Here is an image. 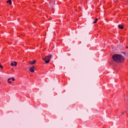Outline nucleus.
<instances>
[{
  "label": "nucleus",
  "mask_w": 128,
  "mask_h": 128,
  "mask_svg": "<svg viewBox=\"0 0 128 128\" xmlns=\"http://www.w3.org/2000/svg\"><path fill=\"white\" fill-rule=\"evenodd\" d=\"M112 58L114 62H116L120 63V62H124V57L122 56L120 54H114Z\"/></svg>",
  "instance_id": "1"
},
{
  "label": "nucleus",
  "mask_w": 128,
  "mask_h": 128,
  "mask_svg": "<svg viewBox=\"0 0 128 128\" xmlns=\"http://www.w3.org/2000/svg\"><path fill=\"white\" fill-rule=\"evenodd\" d=\"M52 58V55L46 56L44 58H42V60L44 62L45 64H48L50 62V58Z\"/></svg>",
  "instance_id": "2"
},
{
  "label": "nucleus",
  "mask_w": 128,
  "mask_h": 128,
  "mask_svg": "<svg viewBox=\"0 0 128 128\" xmlns=\"http://www.w3.org/2000/svg\"><path fill=\"white\" fill-rule=\"evenodd\" d=\"M29 70L30 72H34V66H32L31 68H30Z\"/></svg>",
  "instance_id": "3"
},
{
  "label": "nucleus",
  "mask_w": 128,
  "mask_h": 128,
  "mask_svg": "<svg viewBox=\"0 0 128 128\" xmlns=\"http://www.w3.org/2000/svg\"><path fill=\"white\" fill-rule=\"evenodd\" d=\"M35 62H36V60H34L33 62H32V61H30V62H29V64H30V65L34 64Z\"/></svg>",
  "instance_id": "4"
},
{
  "label": "nucleus",
  "mask_w": 128,
  "mask_h": 128,
  "mask_svg": "<svg viewBox=\"0 0 128 128\" xmlns=\"http://www.w3.org/2000/svg\"><path fill=\"white\" fill-rule=\"evenodd\" d=\"M118 28H120L121 30H122V28H124V25H122V24H119V25H118Z\"/></svg>",
  "instance_id": "5"
},
{
  "label": "nucleus",
  "mask_w": 128,
  "mask_h": 128,
  "mask_svg": "<svg viewBox=\"0 0 128 128\" xmlns=\"http://www.w3.org/2000/svg\"><path fill=\"white\" fill-rule=\"evenodd\" d=\"M54 2L55 1L53 0L51 3H50V6H54Z\"/></svg>",
  "instance_id": "6"
},
{
  "label": "nucleus",
  "mask_w": 128,
  "mask_h": 128,
  "mask_svg": "<svg viewBox=\"0 0 128 128\" xmlns=\"http://www.w3.org/2000/svg\"><path fill=\"white\" fill-rule=\"evenodd\" d=\"M14 64L13 62H12L10 64V66H16V64H17L16 62V61H14Z\"/></svg>",
  "instance_id": "7"
},
{
  "label": "nucleus",
  "mask_w": 128,
  "mask_h": 128,
  "mask_svg": "<svg viewBox=\"0 0 128 128\" xmlns=\"http://www.w3.org/2000/svg\"><path fill=\"white\" fill-rule=\"evenodd\" d=\"M7 4H10V5H12V0H8L6 2Z\"/></svg>",
  "instance_id": "8"
},
{
  "label": "nucleus",
  "mask_w": 128,
  "mask_h": 128,
  "mask_svg": "<svg viewBox=\"0 0 128 128\" xmlns=\"http://www.w3.org/2000/svg\"><path fill=\"white\" fill-rule=\"evenodd\" d=\"M10 80H12V78H8V82H9V84H12V82H10Z\"/></svg>",
  "instance_id": "9"
},
{
  "label": "nucleus",
  "mask_w": 128,
  "mask_h": 128,
  "mask_svg": "<svg viewBox=\"0 0 128 128\" xmlns=\"http://www.w3.org/2000/svg\"><path fill=\"white\" fill-rule=\"evenodd\" d=\"M11 78V80H13V82H14V80H15L14 78V77H12V78Z\"/></svg>",
  "instance_id": "10"
},
{
  "label": "nucleus",
  "mask_w": 128,
  "mask_h": 128,
  "mask_svg": "<svg viewBox=\"0 0 128 128\" xmlns=\"http://www.w3.org/2000/svg\"><path fill=\"white\" fill-rule=\"evenodd\" d=\"M121 54H126V52H122Z\"/></svg>",
  "instance_id": "11"
},
{
  "label": "nucleus",
  "mask_w": 128,
  "mask_h": 128,
  "mask_svg": "<svg viewBox=\"0 0 128 128\" xmlns=\"http://www.w3.org/2000/svg\"><path fill=\"white\" fill-rule=\"evenodd\" d=\"M93 24H96V20H95Z\"/></svg>",
  "instance_id": "12"
},
{
  "label": "nucleus",
  "mask_w": 128,
  "mask_h": 128,
  "mask_svg": "<svg viewBox=\"0 0 128 128\" xmlns=\"http://www.w3.org/2000/svg\"><path fill=\"white\" fill-rule=\"evenodd\" d=\"M95 20H96V22H97V20H98V18H96L95 19Z\"/></svg>",
  "instance_id": "13"
},
{
  "label": "nucleus",
  "mask_w": 128,
  "mask_h": 128,
  "mask_svg": "<svg viewBox=\"0 0 128 128\" xmlns=\"http://www.w3.org/2000/svg\"><path fill=\"white\" fill-rule=\"evenodd\" d=\"M124 112H125L124 111V112H123L122 114H124Z\"/></svg>",
  "instance_id": "14"
},
{
  "label": "nucleus",
  "mask_w": 128,
  "mask_h": 128,
  "mask_svg": "<svg viewBox=\"0 0 128 128\" xmlns=\"http://www.w3.org/2000/svg\"><path fill=\"white\" fill-rule=\"evenodd\" d=\"M0 68H3V67H2V66L1 65V66H0Z\"/></svg>",
  "instance_id": "15"
},
{
  "label": "nucleus",
  "mask_w": 128,
  "mask_h": 128,
  "mask_svg": "<svg viewBox=\"0 0 128 128\" xmlns=\"http://www.w3.org/2000/svg\"><path fill=\"white\" fill-rule=\"evenodd\" d=\"M126 48H128V46L126 47Z\"/></svg>",
  "instance_id": "16"
},
{
  "label": "nucleus",
  "mask_w": 128,
  "mask_h": 128,
  "mask_svg": "<svg viewBox=\"0 0 128 128\" xmlns=\"http://www.w3.org/2000/svg\"><path fill=\"white\" fill-rule=\"evenodd\" d=\"M0 66H1V65H0Z\"/></svg>",
  "instance_id": "17"
}]
</instances>
